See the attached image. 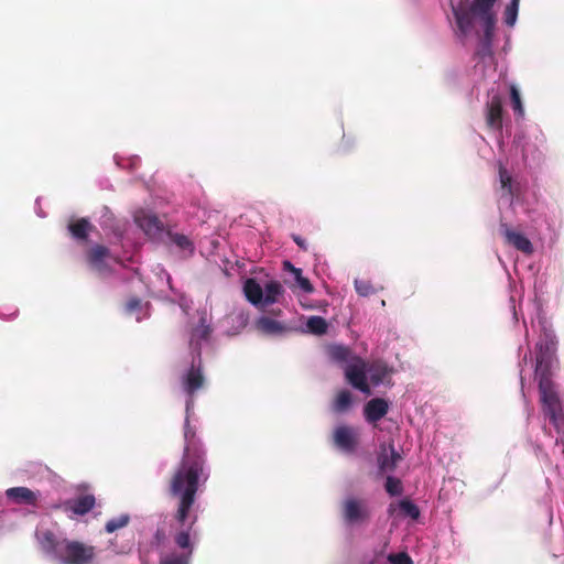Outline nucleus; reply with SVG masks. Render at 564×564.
Instances as JSON below:
<instances>
[{
    "label": "nucleus",
    "mask_w": 564,
    "mask_h": 564,
    "mask_svg": "<svg viewBox=\"0 0 564 564\" xmlns=\"http://www.w3.org/2000/svg\"><path fill=\"white\" fill-rule=\"evenodd\" d=\"M184 452L180 465L169 482L170 495L177 499L174 514L180 525H185L196 500L199 482H206L209 473L206 467V452L188 417L184 424Z\"/></svg>",
    "instance_id": "f257e3e1"
},
{
    "label": "nucleus",
    "mask_w": 564,
    "mask_h": 564,
    "mask_svg": "<svg viewBox=\"0 0 564 564\" xmlns=\"http://www.w3.org/2000/svg\"><path fill=\"white\" fill-rule=\"evenodd\" d=\"M96 556L95 547L79 541L62 540L58 560L62 564H93Z\"/></svg>",
    "instance_id": "f03ea898"
},
{
    "label": "nucleus",
    "mask_w": 564,
    "mask_h": 564,
    "mask_svg": "<svg viewBox=\"0 0 564 564\" xmlns=\"http://www.w3.org/2000/svg\"><path fill=\"white\" fill-rule=\"evenodd\" d=\"M557 340L552 333H544L543 337L536 343V364L535 376H552L551 369L556 360Z\"/></svg>",
    "instance_id": "7ed1b4c3"
},
{
    "label": "nucleus",
    "mask_w": 564,
    "mask_h": 564,
    "mask_svg": "<svg viewBox=\"0 0 564 564\" xmlns=\"http://www.w3.org/2000/svg\"><path fill=\"white\" fill-rule=\"evenodd\" d=\"M341 516L349 525L367 523L371 518V510L365 499L348 497L341 503Z\"/></svg>",
    "instance_id": "20e7f679"
},
{
    "label": "nucleus",
    "mask_w": 564,
    "mask_h": 564,
    "mask_svg": "<svg viewBox=\"0 0 564 564\" xmlns=\"http://www.w3.org/2000/svg\"><path fill=\"white\" fill-rule=\"evenodd\" d=\"M181 382L184 392L188 397L186 401V411L188 412L194 404L195 394L198 390L203 389L205 384V377L203 373L200 360L198 364L195 361L192 362L191 368L183 375Z\"/></svg>",
    "instance_id": "39448f33"
},
{
    "label": "nucleus",
    "mask_w": 564,
    "mask_h": 564,
    "mask_svg": "<svg viewBox=\"0 0 564 564\" xmlns=\"http://www.w3.org/2000/svg\"><path fill=\"white\" fill-rule=\"evenodd\" d=\"M536 378L539 381V392L544 414L549 415L563 409L551 376L543 375V377Z\"/></svg>",
    "instance_id": "423d86ee"
},
{
    "label": "nucleus",
    "mask_w": 564,
    "mask_h": 564,
    "mask_svg": "<svg viewBox=\"0 0 564 564\" xmlns=\"http://www.w3.org/2000/svg\"><path fill=\"white\" fill-rule=\"evenodd\" d=\"M345 377L355 389L366 394L371 393L367 382L366 364L360 357L354 359V362L345 367Z\"/></svg>",
    "instance_id": "0eeeda50"
},
{
    "label": "nucleus",
    "mask_w": 564,
    "mask_h": 564,
    "mask_svg": "<svg viewBox=\"0 0 564 564\" xmlns=\"http://www.w3.org/2000/svg\"><path fill=\"white\" fill-rule=\"evenodd\" d=\"M497 0H473L470 11L475 17H478L484 29H487V34L495 30L496 17L492 11Z\"/></svg>",
    "instance_id": "6e6552de"
},
{
    "label": "nucleus",
    "mask_w": 564,
    "mask_h": 564,
    "mask_svg": "<svg viewBox=\"0 0 564 564\" xmlns=\"http://www.w3.org/2000/svg\"><path fill=\"white\" fill-rule=\"evenodd\" d=\"M135 224L150 237H158L164 229L163 223L160 218L144 209H140L134 214Z\"/></svg>",
    "instance_id": "1a4fd4ad"
},
{
    "label": "nucleus",
    "mask_w": 564,
    "mask_h": 564,
    "mask_svg": "<svg viewBox=\"0 0 564 564\" xmlns=\"http://www.w3.org/2000/svg\"><path fill=\"white\" fill-rule=\"evenodd\" d=\"M503 107L499 95H494L486 104V123L489 129L502 130Z\"/></svg>",
    "instance_id": "9d476101"
},
{
    "label": "nucleus",
    "mask_w": 564,
    "mask_h": 564,
    "mask_svg": "<svg viewBox=\"0 0 564 564\" xmlns=\"http://www.w3.org/2000/svg\"><path fill=\"white\" fill-rule=\"evenodd\" d=\"M108 259H111L110 250L101 245L91 247L86 253L87 263L99 273L108 271Z\"/></svg>",
    "instance_id": "9b49d317"
},
{
    "label": "nucleus",
    "mask_w": 564,
    "mask_h": 564,
    "mask_svg": "<svg viewBox=\"0 0 564 564\" xmlns=\"http://www.w3.org/2000/svg\"><path fill=\"white\" fill-rule=\"evenodd\" d=\"M96 506V498L93 494L80 495L74 499H68L63 503V509L66 512H72L75 516H85Z\"/></svg>",
    "instance_id": "f8f14e48"
},
{
    "label": "nucleus",
    "mask_w": 564,
    "mask_h": 564,
    "mask_svg": "<svg viewBox=\"0 0 564 564\" xmlns=\"http://www.w3.org/2000/svg\"><path fill=\"white\" fill-rule=\"evenodd\" d=\"M380 474L392 473L401 460V455L395 451L393 444L382 445L377 457Z\"/></svg>",
    "instance_id": "ddd939ff"
},
{
    "label": "nucleus",
    "mask_w": 564,
    "mask_h": 564,
    "mask_svg": "<svg viewBox=\"0 0 564 564\" xmlns=\"http://www.w3.org/2000/svg\"><path fill=\"white\" fill-rule=\"evenodd\" d=\"M389 402L383 398H373L369 400L364 408V415L368 423L376 424L387 415Z\"/></svg>",
    "instance_id": "4468645a"
},
{
    "label": "nucleus",
    "mask_w": 564,
    "mask_h": 564,
    "mask_svg": "<svg viewBox=\"0 0 564 564\" xmlns=\"http://www.w3.org/2000/svg\"><path fill=\"white\" fill-rule=\"evenodd\" d=\"M213 329L207 322L206 315H202L198 324L192 328L189 336V347L200 355V343L202 340H207L212 334Z\"/></svg>",
    "instance_id": "2eb2a0df"
},
{
    "label": "nucleus",
    "mask_w": 564,
    "mask_h": 564,
    "mask_svg": "<svg viewBox=\"0 0 564 564\" xmlns=\"http://www.w3.org/2000/svg\"><path fill=\"white\" fill-rule=\"evenodd\" d=\"M7 497L15 503L26 505L31 507H36L39 503V491H33L28 487H12L7 489Z\"/></svg>",
    "instance_id": "dca6fc26"
},
{
    "label": "nucleus",
    "mask_w": 564,
    "mask_h": 564,
    "mask_svg": "<svg viewBox=\"0 0 564 564\" xmlns=\"http://www.w3.org/2000/svg\"><path fill=\"white\" fill-rule=\"evenodd\" d=\"M500 230L505 236L506 241L517 250L525 254H531L533 252V246L524 235L511 230L507 224H501Z\"/></svg>",
    "instance_id": "f3484780"
},
{
    "label": "nucleus",
    "mask_w": 564,
    "mask_h": 564,
    "mask_svg": "<svg viewBox=\"0 0 564 564\" xmlns=\"http://www.w3.org/2000/svg\"><path fill=\"white\" fill-rule=\"evenodd\" d=\"M334 443L344 451L352 452L357 445V434L351 426L340 425L334 431Z\"/></svg>",
    "instance_id": "a211bd4d"
},
{
    "label": "nucleus",
    "mask_w": 564,
    "mask_h": 564,
    "mask_svg": "<svg viewBox=\"0 0 564 564\" xmlns=\"http://www.w3.org/2000/svg\"><path fill=\"white\" fill-rule=\"evenodd\" d=\"M36 539L44 553L57 558L58 552L62 549V540H58L54 532L51 530L39 531L36 533Z\"/></svg>",
    "instance_id": "6ab92c4d"
},
{
    "label": "nucleus",
    "mask_w": 564,
    "mask_h": 564,
    "mask_svg": "<svg viewBox=\"0 0 564 564\" xmlns=\"http://www.w3.org/2000/svg\"><path fill=\"white\" fill-rule=\"evenodd\" d=\"M327 352L332 360L340 365L345 364L346 366L354 362V359L358 358L348 346L339 344L330 345Z\"/></svg>",
    "instance_id": "aec40b11"
},
{
    "label": "nucleus",
    "mask_w": 564,
    "mask_h": 564,
    "mask_svg": "<svg viewBox=\"0 0 564 564\" xmlns=\"http://www.w3.org/2000/svg\"><path fill=\"white\" fill-rule=\"evenodd\" d=\"M67 228L74 239L86 241L94 226L87 218H79L70 221Z\"/></svg>",
    "instance_id": "412c9836"
},
{
    "label": "nucleus",
    "mask_w": 564,
    "mask_h": 564,
    "mask_svg": "<svg viewBox=\"0 0 564 564\" xmlns=\"http://www.w3.org/2000/svg\"><path fill=\"white\" fill-rule=\"evenodd\" d=\"M453 13L456 20L457 28L463 35L468 34L474 25L473 18L475 17L470 11L463 8L453 7Z\"/></svg>",
    "instance_id": "4be33fe9"
},
{
    "label": "nucleus",
    "mask_w": 564,
    "mask_h": 564,
    "mask_svg": "<svg viewBox=\"0 0 564 564\" xmlns=\"http://www.w3.org/2000/svg\"><path fill=\"white\" fill-rule=\"evenodd\" d=\"M257 328L267 335H280L288 330L283 323L268 316H262L257 321Z\"/></svg>",
    "instance_id": "5701e85b"
},
{
    "label": "nucleus",
    "mask_w": 564,
    "mask_h": 564,
    "mask_svg": "<svg viewBox=\"0 0 564 564\" xmlns=\"http://www.w3.org/2000/svg\"><path fill=\"white\" fill-rule=\"evenodd\" d=\"M243 292L250 303L263 306V288L254 279L245 282Z\"/></svg>",
    "instance_id": "b1692460"
},
{
    "label": "nucleus",
    "mask_w": 564,
    "mask_h": 564,
    "mask_svg": "<svg viewBox=\"0 0 564 564\" xmlns=\"http://www.w3.org/2000/svg\"><path fill=\"white\" fill-rule=\"evenodd\" d=\"M197 521V516H193L189 524L186 529L181 530L174 536L175 544L183 550V552H191V556L193 555V544L191 542V533L193 531V527Z\"/></svg>",
    "instance_id": "393cba45"
},
{
    "label": "nucleus",
    "mask_w": 564,
    "mask_h": 564,
    "mask_svg": "<svg viewBox=\"0 0 564 564\" xmlns=\"http://www.w3.org/2000/svg\"><path fill=\"white\" fill-rule=\"evenodd\" d=\"M283 270L293 273L297 288L305 293H313L314 286L311 281L303 276L302 269L295 268L290 261L283 262Z\"/></svg>",
    "instance_id": "a878e982"
},
{
    "label": "nucleus",
    "mask_w": 564,
    "mask_h": 564,
    "mask_svg": "<svg viewBox=\"0 0 564 564\" xmlns=\"http://www.w3.org/2000/svg\"><path fill=\"white\" fill-rule=\"evenodd\" d=\"M283 292L284 290L280 282L269 281L263 289V306L276 303Z\"/></svg>",
    "instance_id": "bb28decb"
},
{
    "label": "nucleus",
    "mask_w": 564,
    "mask_h": 564,
    "mask_svg": "<svg viewBox=\"0 0 564 564\" xmlns=\"http://www.w3.org/2000/svg\"><path fill=\"white\" fill-rule=\"evenodd\" d=\"M352 403V395L348 390H341L337 393L334 403L333 410L336 413H344L349 410Z\"/></svg>",
    "instance_id": "cd10ccee"
},
{
    "label": "nucleus",
    "mask_w": 564,
    "mask_h": 564,
    "mask_svg": "<svg viewBox=\"0 0 564 564\" xmlns=\"http://www.w3.org/2000/svg\"><path fill=\"white\" fill-rule=\"evenodd\" d=\"M484 39L481 40L480 45L476 52V56L481 61H485L486 58H492L491 41L494 31H490V33L487 34V29H484Z\"/></svg>",
    "instance_id": "c85d7f7f"
},
{
    "label": "nucleus",
    "mask_w": 564,
    "mask_h": 564,
    "mask_svg": "<svg viewBox=\"0 0 564 564\" xmlns=\"http://www.w3.org/2000/svg\"><path fill=\"white\" fill-rule=\"evenodd\" d=\"M390 371L386 365L382 364H376L372 365L368 369L369 379L372 384L378 386L382 383L387 377L389 376Z\"/></svg>",
    "instance_id": "c756f323"
},
{
    "label": "nucleus",
    "mask_w": 564,
    "mask_h": 564,
    "mask_svg": "<svg viewBox=\"0 0 564 564\" xmlns=\"http://www.w3.org/2000/svg\"><path fill=\"white\" fill-rule=\"evenodd\" d=\"M191 560V552H171L161 555L159 564H189Z\"/></svg>",
    "instance_id": "7c9ffc66"
},
{
    "label": "nucleus",
    "mask_w": 564,
    "mask_h": 564,
    "mask_svg": "<svg viewBox=\"0 0 564 564\" xmlns=\"http://www.w3.org/2000/svg\"><path fill=\"white\" fill-rule=\"evenodd\" d=\"M306 327L311 334L321 336L326 334L328 324L324 317L311 316L306 322Z\"/></svg>",
    "instance_id": "2f4dec72"
},
{
    "label": "nucleus",
    "mask_w": 564,
    "mask_h": 564,
    "mask_svg": "<svg viewBox=\"0 0 564 564\" xmlns=\"http://www.w3.org/2000/svg\"><path fill=\"white\" fill-rule=\"evenodd\" d=\"M520 0H510L503 12V21L508 26L516 24L519 12Z\"/></svg>",
    "instance_id": "473e14b6"
},
{
    "label": "nucleus",
    "mask_w": 564,
    "mask_h": 564,
    "mask_svg": "<svg viewBox=\"0 0 564 564\" xmlns=\"http://www.w3.org/2000/svg\"><path fill=\"white\" fill-rule=\"evenodd\" d=\"M130 522L129 514H121L118 518L110 519L106 522L105 531L107 533H113L116 530L127 527Z\"/></svg>",
    "instance_id": "72a5a7b5"
},
{
    "label": "nucleus",
    "mask_w": 564,
    "mask_h": 564,
    "mask_svg": "<svg viewBox=\"0 0 564 564\" xmlns=\"http://www.w3.org/2000/svg\"><path fill=\"white\" fill-rule=\"evenodd\" d=\"M398 507L404 516L410 517L413 520H416L420 517L419 507L409 499L400 500Z\"/></svg>",
    "instance_id": "f704fd0d"
},
{
    "label": "nucleus",
    "mask_w": 564,
    "mask_h": 564,
    "mask_svg": "<svg viewBox=\"0 0 564 564\" xmlns=\"http://www.w3.org/2000/svg\"><path fill=\"white\" fill-rule=\"evenodd\" d=\"M551 423L556 429L557 433L561 435V442L564 443V413L563 409L560 411L553 412L547 415Z\"/></svg>",
    "instance_id": "c9c22d12"
},
{
    "label": "nucleus",
    "mask_w": 564,
    "mask_h": 564,
    "mask_svg": "<svg viewBox=\"0 0 564 564\" xmlns=\"http://www.w3.org/2000/svg\"><path fill=\"white\" fill-rule=\"evenodd\" d=\"M384 488L390 496H400L403 492L401 480L392 476L387 477Z\"/></svg>",
    "instance_id": "e433bc0d"
},
{
    "label": "nucleus",
    "mask_w": 564,
    "mask_h": 564,
    "mask_svg": "<svg viewBox=\"0 0 564 564\" xmlns=\"http://www.w3.org/2000/svg\"><path fill=\"white\" fill-rule=\"evenodd\" d=\"M499 180L502 189L506 191L508 195L513 196L512 177L502 164L499 165Z\"/></svg>",
    "instance_id": "4c0bfd02"
},
{
    "label": "nucleus",
    "mask_w": 564,
    "mask_h": 564,
    "mask_svg": "<svg viewBox=\"0 0 564 564\" xmlns=\"http://www.w3.org/2000/svg\"><path fill=\"white\" fill-rule=\"evenodd\" d=\"M510 98H511V106H512L513 111L518 116L522 117L524 113L522 100H521L519 90L513 85L510 87Z\"/></svg>",
    "instance_id": "58836bf2"
},
{
    "label": "nucleus",
    "mask_w": 564,
    "mask_h": 564,
    "mask_svg": "<svg viewBox=\"0 0 564 564\" xmlns=\"http://www.w3.org/2000/svg\"><path fill=\"white\" fill-rule=\"evenodd\" d=\"M355 290L360 296H369L371 294H375L377 290L375 286L370 283V281L367 280H355Z\"/></svg>",
    "instance_id": "ea45409f"
},
{
    "label": "nucleus",
    "mask_w": 564,
    "mask_h": 564,
    "mask_svg": "<svg viewBox=\"0 0 564 564\" xmlns=\"http://www.w3.org/2000/svg\"><path fill=\"white\" fill-rule=\"evenodd\" d=\"M388 561L391 564H413L411 556L405 552L391 553L388 555Z\"/></svg>",
    "instance_id": "a19ab883"
},
{
    "label": "nucleus",
    "mask_w": 564,
    "mask_h": 564,
    "mask_svg": "<svg viewBox=\"0 0 564 564\" xmlns=\"http://www.w3.org/2000/svg\"><path fill=\"white\" fill-rule=\"evenodd\" d=\"M172 240L176 246H178L182 249H187L188 247H191L189 239L184 235L176 234L173 236Z\"/></svg>",
    "instance_id": "79ce46f5"
},
{
    "label": "nucleus",
    "mask_w": 564,
    "mask_h": 564,
    "mask_svg": "<svg viewBox=\"0 0 564 564\" xmlns=\"http://www.w3.org/2000/svg\"><path fill=\"white\" fill-rule=\"evenodd\" d=\"M141 308V300L138 297L130 299L126 304V310L129 313H133Z\"/></svg>",
    "instance_id": "37998d69"
},
{
    "label": "nucleus",
    "mask_w": 564,
    "mask_h": 564,
    "mask_svg": "<svg viewBox=\"0 0 564 564\" xmlns=\"http://www.w3.org/2000/svg\"><path fill=\"white\" fill-rule=\"evenodd\" d=\"M109 547L116 553V554H126L129 553L131 546H118L117 542L111 540L109 542Z\"/></svg>",
    "instance_id": "c03bdc74"
},
{
    "label": "nucleus",
    "mask_w": 564,
    "mask_h": 564,
    "mask_svg": "<svg viewBox=\"0 0 564 564\" xmlns=\"http://www.w3.org/2000/svg\"><path fill=\"white\" fill-rule=\"evenodd\" d=\"M293 241L304 251L307 250V245L303 238L300 236L293 235Z\"/></svg>",
    "instance_id": "a18cd8bd"
},
{
    "label": "nucleus",
    "mask_w": 564,
    "mask_h": 564,
    "mask_svg": "<svg viewBox=\"0 0 564 564\" xmlns=\"http://www.w3.org/2000/svg\"><path fill=\"white\" fill-rule=\"evenodd\" d=\"M155 539H156V540H159V541H160L161 539H164V533H163L162 531H156V533H155Z\"/></svg>",
    "instance_id": "49530a36"
},
{
    "label": "nucleus",
    "mask_w": 564,
    "mask_h": 564,
    "mask_svg": "<svg viewBox=\"0 0 564 564\" xmlns=\"http://www.w3.org/2000/svg\"><path fill=\"white\" fill-rule=\"evenodd\" d=\"M394 510H395V506H394L393 503H391V505L389 506L388 512H389L390 514H393Z\"/></svg>",
    "instance_id": "de8ad7c7"
}]
</instances>
